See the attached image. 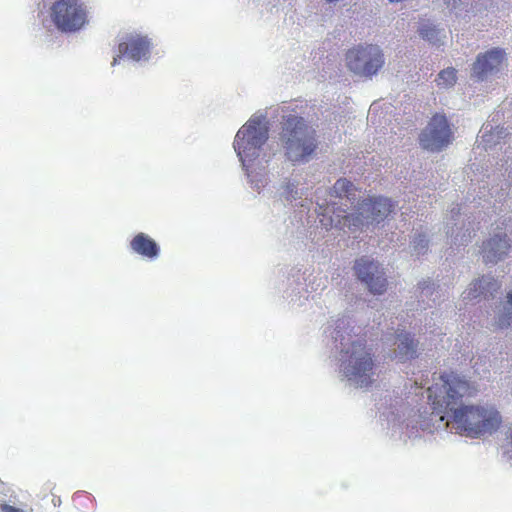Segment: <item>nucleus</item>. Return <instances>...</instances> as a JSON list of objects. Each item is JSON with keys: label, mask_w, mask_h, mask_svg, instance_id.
<instances>
[{"label": "nucleus", "mask_w": 512, "mask_h": 512, "mask_svg": "<svg viewBox=\"0 0 512 512\" xmlns=\"http://www.w3.org/2000/svg\"><path fill=\"white\" fill-rule=\"evenodd\" d=\"M469 384L454 373L440 376V383L429 387L431 407L419 410L417 424L423 431L433 432L449 426L455 433L472 439L495 433L502 423V416L490 403L465 405L462 398Z\"/></svg>", "instance_id": "nucleus-1"}, {"label": "nucleus", "mask_w": 512, "mask_h": 512, "mask_svg": "<svg viewBox=\"0 0 512 512\" xmlns=\"http://www.w3.org/2000/svg\"><path fill=\"white\" fill-rule=\"evenodd\" d=\"M353 323L346 315L331 318L324 327V342L339 362L342 379L355 388H368L375 381L376 359Z\"/></svg>", "instance_id": "nucleus-2"}, {"label": "nucleus", "mask_w": 512, "mask_h": 512, "mask_svg": "<svg viewBox=\"0 0 512 512\" xmlns=\"http://www.w3.org/2000/svg\"><path fill=\"white\" fill-rule=\"evenodd\" d=\"M269 138V123L266 115L256 113L238 130L233 148L250 182L260 189L266 183V168L270 156L265 153Z\"/></svg>", "instance_id": "nucleus-3"}, {"label": "nucleus", "mask_w": 512, "mask_h": 512, "mask_svg": "<svg viewBox=\"0 0 512 512\" xmlns=\"http://www.w3.org/2000/svg\"><path fill=\"white\" fill-rule=\"evenodd\" d=\"M280 142L286 159L293 164L309 162L319 144L316 129L304 117L294 114L283 116Z\"/></svg>", "instance_id": "nucleus-4"}, {"label": "nucleus", "mask_w": 512, "mask_h": 512, "mask_svg": "<svg viewBox=\"0 0 512 512\" xmlns=\"http://www.w3.org/2000/svg\"><path fill=\"white\" fill-rule=\"evenodd\" d=\"M355 187L346 178L338 179L333 187L327 189L318 188L315 195L316 212L322 218L320 222L328 227L343 225V216L356 202Z\"/></svg>", "instance_id": "nucleus-5"}, {"label": "nucleus", "mask_w": 512, "mask_h": 512, "mask_svg": "<svg viewBox=\"0 0 512 512\" xmlns=\"http://www.w3.org/2000/svg\"><path fill=\"white\" fill-rule=\"evenodd\" d=\"M50 19L62 33L72 34L88 24V10L81 0H56L50 7Z\"/></svg>", "instance_id": "nucleus-6"}, {"label": "nucleus", "mask_w": 512, "mask_h": 512, "mask_svg": "<svg viewBox=\"0 0 512 512\" xmlns=\"http://www.w3.org/2000/svg\"><path fill=\"white\" fill-rule=\"evenodd\" d=\"M393 209L391 199L382 196L371 198L361 204L357 214L344 215L343 226L357 230L378 225L392 213Z\"/></svg>", "instance_id": "nucleus-7"}, {"label": "nucleus", "mask_w": 512, "mask_h": 512, "mask_svg": "<svg viewBox=\"0 0 512 512\" xmlns=\"http://www.w3.org/2000/svg\"><path fill=\"white\" fill-rule=\"evenodd\" d=\"M348 69L355 75L371 78L385 64V57L378 45H358L346 53Z\"/></svg>", "instance_id": "nucleus-8"}, {"label": "nucleus", "mask_w": 512, "mask_h": 512, "mask_svg": "<svg viewBox=\"0 0 512 512\" xmlns=\"http://www.w3.org/2000/svg\"><path fill=\"white\" fill-rule=\"evenodd\" d=\"M154 42L147 34L137 31L127 32L118 37V54L111 63L115 66L119 59L135 63H147L151 59Z\"/></svg>", "instance_id": "nucleus-9"}, {"label": "nucleus", "mask_w": 512, "mask_h": 512, "mask_svg": "<svg viewBox=\"0 0 512 512\" xmlns=\"http://www.w3.org/2000/svg\"><path fill=\"white\" fill-rule=\"evenodd\" d=\"M353 271L356 278L373 295H382L387 290V277L383 266L370 256L355 260Z\"/></svg>", "instance_id": "nucleus-10"}, {"label": "nucleus", "mask_w": 512, "mask_h": 512, "mask_svg": "<svg viewBox=\"0 0 512 512\" xmlns=\"http://www.w3.org/2000/svg\"><path fill=\"white\" fill-rule=\"evenodd\" d=\"M453 133L446 116L435 114L419 136L423 149L439 152L452 141Z\"/></svg>", "instance_id": "nucleus-11"}, {"label": "nucleus", "mask_w": 512, "mask_h": 512, "mask_svg": "<svg viewBox=\"0 0 512 512\" xmlns=\"http://www.w3.org/2000/svg\"><path fill=\"white\" fill-rule=\"evenodd\" d=\"M383 340L387 343L394 341L396 348L391 357L399 362H406L418 356V341L409 332L397 330L393 334L387 333Z\"/></svg>", "instance_id": "nucleus-12"}, {"label": "nucleus", "mask_w": 512, "mask_h": 512, "mask_svg": "<svg viewBox=\"0 0 512 512\" xmlns=\"http://www.w3.org/2000/svg\"><path fill=\"white\" fill-rule=\"evenodd\" d=\"M504 59L505 51L501 48H492L479 54L473 63L471 75L477 80L483 81L499 71Z\"/></svg>", "instance_id": "nucleus-13"}, {"label": "nucleus", "mask_w": 512, "mask_h": 512, "mask_svg": "<svg viewBox=\"0 0 512 512\" xmlns=\"http://www.w3.org/2000/svg\"><path fill=\"white\" fill-rule=\"evenodd\" d=\"M511 249V241L505 233H497L482 243L480 254L485 264L495 265L504 260Z\"/></svg>", "instance_id": "nucleus-14"}, {"label": "nucleus", "mask_w": 512, "mask_h": 512, "mask_svg": "<svg viewBox=\"0 0 512 512\" xmlns=\"http://www.w3.org/2000/svg\"><path fill=\"white\" fill-rule=\"evenodd\" d=\"M307 187L301 183L297 176L284 177L276 187V195L283 203H293L301 199Z\"/></svg>", "instance_id": "nucleus-15"}, {"label": "nucleus", "mask_w": 512, "mask_h": 512, "mask_svg": "<svg viewBox=\"0 0 512 512\" xmlns=\"http://www.w3.org/2000/svg\"><path fill=\"white\" fill-rule=\"evenodd\" d=\"M130 249L133 253L148 260H156L160 255L158 243L148 234L140 232L130 241Z\"/></svg>", "instance_id": "nucleus-16"}, {"label": "nucleus", "mask_w": 512, "mask_h": 512, "mask_svg": "<svg viewBox=\"0 0 512 512\" xmlns=\"http://www.w3.org/2000/svg\"><path fill=\"white\" fill-rule=\"evenodd\" d=\"M499 288L500 284L493 276L485 275L473 281L462 293V297L464 300H473L480 296H494Z\"/></svg>", "instance_id": "nucleus-17"}, {"label": "nucleus", "mask_w": 512, "mask_h": 512, "mask_svg": "<svg viewBox=\"0 0 512 512\" xmlns=\"http://www.w3.org/2000/svg\"><path fill=\"white\" fill-rule=\"evenodd\" d=\"M417 32L423 40L433 45H442L446 39L445 29L430 21L420 23Z\"/></svg>", "instance_id": "nucleus-18"}, {"label": "nucleus", "mask_w": 512, "mask_h": 512, "mask_svg": "<svg viewBox=\"0 0 512 512\" xmlns=\"http://www.w3.org/2000/svg\"><path fill=\"white\" fill-rule=\"evenodd\" d=\"M497 133L496 136L492 133L493 126L491 124H485L482 126V129L480 132H482L481 135V142L484 144V148H491L492 146H495L499 143V140L502 138L503 135V128L498 129L496 127Z\"/></svg>", "instance_id": "nucleus-19"}, {"label": "nucleus", "mask_w": 512, "mask_h": 512, "mask_svg": "<svg viewBox=\"0 0 512 512\" xmlns=\"http://www.w3.org/2000/svg\"><path fill=\"white\" fill-rule=\"evenodd\" d=\"M429 240L425 233H417L411 241L412 252L416 255L426 253L428 250Z\"/></svg>", "instance_id": "nucleus-20"}, {"label": "nucleus", "mask_w": 512, "mask_h": 512, "mask_svg": "<svg viewBox=\"0 0 512 512\" xmlns=\"http://www.w3.org/2000/svg\"><path fill=\"white\" fill-rule=\"evenodd\" d=\"M456 82V70L454 68H447L438 74V86L443 88L451 87Z\"/></svg>", "instance_id": "nucleus-21"}, {"label": "nucleus", "mask_w": 512, "mask_h": 512, "mask_svg": "<svg viewBox=\"0 0 512 512\" xmlns=\"http://www.w3.org/2000/svg\"><path fill=\"white\" fill-rule=\"evenodd\" d=\"M512 320V306L506 303L502 306L500 309L498 316H497V324L501 328H506L510 325V322Z\"/></svg>", "instance_id": "nucleus-22"}, {"label": "nucleus", "mask_w": 512, "mask_h": 512, "mask_svg": "<svg viewBox=\"0 0 512 512\" xmlns=\"http://www.w3.org/2000/svg\"><path fill=\"white\" fill-rule=\"evenodd\" d=\"M450 222H447V235H451L453 237V243L455 245H467L471 240V234L469 229H466V232H464L460 237L459 234L454 235V228L453 226L450 227Z\"/></svg>", "instance_id": "nucleus-23"}, {"label": "nucleus", "mask_w": 512, "mask_h": 512, "mask_svg": "<svg viewBox=\"0 0 512 512\" xmlns=\"http://www.w3.org/2000/svg\"><path fill=\"white\" fill-rule=\"evenodd\" d=\"M421 292H420V298L422 302H425V299L429 298L430 296L435 294V286L433 283L424 281L420 284Z\"/></svg>", "instance_id": "nucleus-24"}, {"label": "nucleus", "mask_w": 512, "mask_h": 512, "mask_svg": "<svg viewBox=\"0 0 512 512\" xmlns=\"http://www.w3.org/2000/svg\"><path fill=\"white\" fill-rule=\"evenodd\" d=\"M381 416H386L388 418V421L396 422L400 420V415L398 413V410L390 407L389 409H383L382 405L379 407Z\"/></svg>", "instance_id": "nucleus-25"}, {"label": "nucleus", "mask_w": 512, "mask_h": 512, "mask_svg": "<svg viewBox=\"0 0 512 512\" xmlns=\"http://www.w3.org/2000/svg\"><path fill=\"white\" fill-rule=\"evenodd\" d=\"M1 512H25L20 508H16L14 506L3 504L0 506Z\"/></svg>", "instance_id": "nucleus-26"}, {"label": "nucleus", "mask_w": 512, "mask_h": 512, "mask_svg": "<svg viewBox=\"0 0 512 512\" xmlns=\"http://www.w3.org/2000/svg\"><path fill=\"white\" fill-rule=\"evenodd\" d=\"M460 207L457 205V206H454L451 211H450V216H451V220H454V218L456 216H459L460 215Z\"/></svg>", "instance_id": "nucleus-27"}, {"label": "nucleus", "mask_w": 512, "mask_h": 512, "mask_svg": "<svg viewBox=\"0 0 512 512\" xmlns=\"http://www.w3.org/2000/svg\"><path fill=\"white\" fill-rule=\"evenodd\" d=\"M437 299H438V293L436 292V296H435V297H433L432 299H429V300L427 301L426 306H427V307H431L430 301H431L433 304H435V303L437 302Z\"/></svg>", "instance_id": "nucleus-28"}, {"label": "nucleus", "mask_w": 512, "mask_h": 512, "mask_svg": "<svg viewBox=\"0 0 512 512\" xmlns=\"http://www.w3.org/2000/svg\"><path fill=\"white\" fill-rule=\"evenodd\" d=\"M506 299H507L508 304H510V306H512V290L507 292Z\"/></svg>", "instance_id": "nucleus-29"}, {"label": "nucleus", "mask_w": 512, "mask_h": 512, "mask_svg": "<svg viewBox=\"0 0 512 512\" xmlns=\"http://www.w3.org/2000/svg\"><path fill=\"white\" fill-rule=\"evenodd\" d=\"M501 8H502V9H506V8H507V7H506V2H504V4H502V5H501Z\"/></svg>", "instance_id": "nucleus-30"}]
</instances>
